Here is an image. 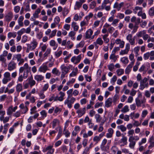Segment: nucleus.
I'll return each instance as SVG.
<instances>
[{"mask_svg": "<svg viewBox=\"0 0 154 154\" xmlns=\"http://www.w3.org/2000/svg\"><path fill=\"white\" fill-rule=\"evenodd\" d=\"M28 37L25 35H23L22 37L21 42L22 43H25L27 41Z\"/></svg>", "mask_w": 154, "mask_h": 154, "instance_id": "obj_58", "label": "nucleus"}, {"mask_svg": "<svg viewBox=\"0 0 154 154\" xmlns=\"http://www.w3.org/2000/svg\"><path fill=\"white\" fill-rule=\"evenodd\" d=\"M135 60H133L130 63L128 66L126 68L125 71V73L126 74H129L131 72V68L133 66L134 62Z\"/></svg>", "mask_w": 154, "mask_h": 154, "instance_id": "obj_6", "label": "nucleus"}, {"mask_svg": "<svg viewBox=\"0 0 154 154\" xmlns=\"http://www.w3.org/2000/svg\"><path fill=\"white\" fill-rule=\"evenodd\" d=\"M93 33V31L91 29H88L85 33V37L86 38H89Z\"/></svg>", "mask_w": 154, "mask_h": 154, "instance_id": "obj_17", "label": "nucleus"}, {"mask_svg": "<svg viewBox=\"0 0 154 154\" xmlns=\"http://www.w3.org/2000/svg\"><path fill=\"white\" fill-rule=\"evenodd\" d=\"M119 20L118 19H114L112 22V25L114 26H116L117 25V24L119 22Z\"/></svg>", "mask_w": 154, "mask_h": 154, "instance_id": "obj_61", "label": "nucleus"}, {"mask_svg": "<svg viewBox=\"0 0 154 154\" xmlns=\"http://www.w3.org/2000/svg\"><path fill=\"white\" fill-rule=\"evenodd\" d=\"M140 49V47L137 46L136 47H135L134 48V51L135 53L136 54V56H137L138 55V52L139 51Z\"/></svg>", "mask_w": 154, "mask_h": 154, "instance_id": "obj_48", "label": "nucleus"}, {"mask_svg": "<svg viewBox=\"0 0 154 154\" xmlns=\"http://www.w3.org/2000/svg\"><path fill=\"white\" fill-rule=\"evenodd\" d=\"M38 44L37 42L35 39H34L31 42L30 44H27V46H28L31 49V50H33L37 47Z\"/></svg>", "mask_w": 154, "mask_h": 154, "instance_id": "obj_5", "label": "nucleus"}, {"mask_svg": "<svg viewBox=\"0 0 154 154\" xmlns=\"http://www.w3.org/2000/svg\"><path fill=\"white\" fill-rule=\"evenodd\" d=\"M44 77L42 75H37L35 76V79L37 82L41 81L43 80Z\"/></svg>", "mask_w": 154, "mask_h": 154, "instance_id": "obj_19", "label": "nucleus"}, {"mask_svg": "<svg viewBox=\"0 0 154 154\" xmlns=\"http://www.w3.org/2000/svg\"><path fill=\"white\" fill-rule=\"evenodd\" d=\"M109 3H110V4H111L109 0H104L101 6V9H104L105 7H106V5Z\"/></svg>", "mask_w": 154, "mask_h": 154, "instance_id": "obj_28", "label": "nucleus"}, {"mask_svg": "<svg viewBox=\"0 0 154 154\" xmlns=\"http://www.w3.org/2000/svg\"><path fill=\"white\" fill-rule=\"evenodd\" d=\"M148 79L147 78L145 77L142 80H141L140 82V89L141 90H143L145 88H147L148 86V83H147Z\"/></svg>", "mask_w": 154, "mask_h": 154, "instance_id": "obj_2", "label": "nucleus"}, {"mask_svg": "<svg viewBox=\"0 0 154 154\" xmlns=\"http://www.w3.org/2000/svg\"><path fill=\"white\" fill-rule=\"evenodd\" d=\"M52 72L53 74L55 75L59 76L60 74V72H59L58 70L57 69V68H54L52 70Z\"/></svg>", "mask_w": 154, "mask_h": 154, "instance_id": "obj_27", "label": "nucleus"}, {"mask_svg": "<svg viewBox=\"0 0 154 154\" xmlns=\"http://www.w3.org/2000/svg\"><path fill=\"white\" fill-rule=\"evenodd\" d=\"M59 94L60 95V96L59 97V101H62L64 99L63 97L65 96V93L62 91H60L59 92Z\"/></svg>", "mask_w": 154, "mask_h": 154, "instance_id": "obj_33", "label": "nucleus"}, {"mask_svg": "<svg viewBox=\"0 0 154 154\" xmlns=\"http://www.w3.org/2000/svg\"><path fill=\"white\" fill-rule=\"evenodd\" d=\"M86 112V108L85 107L79 109L77 110L76 113L78 114V117H81L84 115Z\"/></svg>", "mask_w": 154, "mask_h": 154, "instance_id": "obj_4", "label": "nucleus"}, {"mask_svg": "<svg viewBox=\"0 0 154 154\" xmlns=\"http://www.w3.org/2000/svg\"><path fill=\"white\" fill-rule=\"evenodd\" d=\"M41 9L39 8H37L35 11L34 13L33 14V17L34 18H37L38 17V14L40 12Z\"/></svg>", "mask_w": 154, "mask_h": 154, "instance_id": "obj_24", "label": "nucleus"}, {"mask_svg": "<svg viewBox=\"0 0 154 154\" xmlns=\"http://www.w3.org/2000/svg\"><path fill=\"white\" fill-rule=\"evenodd\" d=\"M29 83L31 87L34 85L36 83L35 81L33 79V78L32 75L28 78Z\"/></svg>", "mask_w": 154, "mask_h": 154, "instance_id": "obj_15", "label": "nucleus"}, {"mask_svg": "<svg viewBox=\"0 0 154 154\" xmlns=\"http://www.w3.org/2000/svg\"><path fill=\"white\" fill-rule=\"evenodd\" d=\"M53 146L52 145L49 146L47 147H46L45 148H44L43 149L42 151L43 152H46L47 151L53 149Z\"/></svg>", "mask_w": 154, "mask_h": 154, "instance_id": "obj_44", "label": "nucleus"}, {"mask_svg": "<svg viewBox=\"0 0 154 154\" xmlns=\"http://www.w3.org/2000/svg\"><path fill=\"white\" fill-rule=\"evenodd\" d=\"M61 110L62 109L61 108L56 107L54 110V113L56 114L59 113L61 112Z\"/></svg>", "mask_w": 154, "mask_h": 154, "instance_id": "obj_63", "label": "nucleus"}, {"mask_svg": "<svg viewBox=\"0 0 154 154\" xmlns=\"http://www.w3.org/2000/svg\"><path fill=\"white\" fill-rule=\"evenodd\" d=\"M72 26L73 27L74 31H77L79 29V27L76 25V23L73 22L71 24Z\"/></svg>", "mask_w": 154, "mask_h": 154, "instance_id": "obj_31", "label": "nucleus"}, {"mask_svg": "<svg viewBox=\"0 0 154 154\" xmlns=\"http://www.w3.org/2000/svg\"><path fill=\"white\" fill-rule=\"evenodd\" d=\"M75 100L76 99L75 98L72 97L70 98V99L69 100V102L68 103H67L66 102V103H65L64 104L65 105H67L68 108L70 109L72 107V104Z\"/></svg>", "mask_w": 154, "mask_h": 154, "instance_id": "obj_11", "label": "nucleus"}, {"mask_svg": "<svg viewBox=\"0 0 154 154\" xmlns=\"http://www.w3.org/2000/svg\"><path fill=\"white\" fill-rule=\"evenodd\" d=\"M130 49V45L129 43H127L126 45L125 49L124 50H121L120 52V55H123L128 54Z\"/></svg>", "mask_w": 154, "mask_h": 154, "instance_id": "obj_7", "label": "nucleus"}, {"mask_svg": "<svg viewBox=\"0 0 154 154\" xmlns=\"http://www.w3.org/2000/svg\"><path fill=\"white\" fill-rule=\"evenodd\" d=\"M62 53V51H60L58 52H55L54 53V54L56 57L57 58L59 57L61 55Z\"/></svg>", "mask_w": 154, "mask_h": 154, "instance_id": "obj_53", "label": "nucleus"}, {"mask_svg": "<svg viewBox=\"0 0 154 154\" xmlns=\"http://www.w3.org/2000/svg\"><path fill=\"white\" fill-rule=\"evenodd\" d=\"M150 56L149 52H148L143 55V58L145 60H147L148 59Z\"/></svg>", "mask_w": 154, "mask_h": 154, "instance_id": "obj_56", "label": "nucleus"}, {"mask_svg": "<svg viewBox=\"0 0 154 154\" xmlns=\"http://www.w3.org/2000/svg\"><path fill=\"white\" fill-rule=\"evenodd\" d=\"M51 52V49L50 48H48L45 53L44 54V57H47Z\"/></svg>", "mask_w": 154, "mask_h": 154, "instance_id": "obj_43", "label": "nucleus"}, {"mask_svg": "<svg viewBox=\"0 0 154 154\" xmlns=\"http://www.w3.org/2000/svg\"><path fill=\"white\" fill-rule=\"evenodd\" d=\"M62 129L61 127H60L58 131V134L57 137V139L61 136L62 135Z\"/></svg>", "mask_w": 154, "mask_h": 154, "instance_id": "obj_51", "label": "nucleus"}, {"mask_svg": "<svg viewBox=\"0 0 154 154\" xmlns=\"http://www.w3.org/2000/svg\"><path fill=\"white\" fill-rule=\"evenodd\" d=\"M16 68V63L13 60H11L8 64V69L9 71H11Z\"/></svg>", "mask_w": 154, "mask_h": 154, "instance_id": "obj_3", "label": "nucleus"}, {"mask_svg": "<svg viewBox=\"0 0 154 154\" xmlns=\"http://www.w3.org/2000/svg\"><path fill=\"white\" fill-rule=\"evenodd\" d=\"M60 123L59 120L57 119H54L52 122L50 124H51L52 126V128H54L57 124H59Z\"/></svg>", "mask_w": 154, "mask_h": 154, "instance_id": "obj_18", "label": "nucleus"}, {"mask_svg": "<svg viewBox=\"0 0 154 154\" xmlns=\"http://www.w3.org/2000/svg\"><path fill=\"white\" fill-rule=\"evenodd\" d=\"M17 34L16 32H9L8 35V38H10L11 37L15 38Z\"/></svg>", "mask_w": 154, "mask_h": 154, "instance_id": "obj_37", "label": "nucleus"}, {"mask_svg": "<svg viewBox=\"0 0 154 154\" xmlns=\"http://www.w3.org/2000/svg\"><path fill=\"white\" fill-rule=\"evenodd\" d=\"M129 142H130L129 147L131 149H134L136 144L135 142L134 141H131Z\"/></svg>", "mask_w": 154, "mask_h": 154, "instance_id": "obj_45", "label": "nucleus"}, {"mask_svg": "<svg viewBox=\"0 0 154 154\" xmlns=\"http://www.w3.org/2000/svg\"><path fill=\"white\" fill-rule=\"evenodd\" d=\"M57 30L56 29H54L51 32V33L49 35V37L52 38L54 36L56 33Z\"/></svg>", "mask_w": 154, "mask_h": 154, "instance_id": "obj_50", "label": "nucleus"}, {"mask_svg": "<svg viewBox=\"0 0 154 154\" xmlns=\"http://www.w3.org/2000/svg\"><path fill=\"white\" fill-rule=\"evenodd\" d=\"M112 100L111 98H108L105 101V106L107 108L111 106L112 105Z\"/></svg>", "mask_w": 154, "mask_h": 154, "instance_id": "obj_12", "label": "nucleus"}, {"mask_svg": "<svg viewBox=\"0 0 154 154\" xmlns=\"http://www.w3.org/2000/svg\"><path fill=\"white\" fill-rule=\"evenodd\" d=\"M60 68L62 71V73L67 74L68 73L70 69V67L69 66L66 67L64 64L60 66Z\"/></svg>", "mask_w": 154, "mask_h": 154, "instance_id": "obj_10", "label": "nucleus"}, {"mask_svg": "<svg viewBox=\"0 0 154 154\" xmlns=\"http://www.w3.org/2000/svg\"><path fill=\"white\" fill-rule=\"evenodd\" d=\"M60 21V19L59 17L58 16H57L55 18L54 20V22L56 24H58L59 23Z\"/></svg>", "mask_w": 154, "mask_h": 154, "instance_id": "obj_57", "label": "nucleus"}, {"mask_svg": "<svg viewBox=\"0 0 154 154\" xmlns=\"http://www.w3.org/2000/svg\"><path fill=\"white\" fill-rule=\"evenodd\" d=\"M13 106H11L8 107L7 109V113L8 116H11L13 112Z\"/></svg>", "mask_w": 154, "mask_h": 154, "instance_id": "obj_22", "label": "nucleus"}, {"mask_svg": "<svg viewBox=\"0 0 154 154\" xmlns=\"http://www.w3.org/2000/svg\"><path fill=\"white\" fill-rule=\"evenodd\" d=\"M23 67L26 70L25 71H31V67L29 66L27 63H25Z\"/></svg>", "mask_w": 154, "mask_h": 154, "instance_id": "obj_47", "label": "nucleus"}, {"mask_svg": "<svg viewBox=\"0 0 154 154\" xmlns=\"http://www.w3.org/2000/svg\"><path fill=\"white\" fill-rule=\"evenodd\" d=\"M30 71H24L23 75L24 79H26L28 77L29 73Z\"/></svg>", "mask_w": 154, "mask_h": 154, "instance_id": "obj_55", "label": "nucleus"}, {"mask_svg": "<svg viewBox=\"0 0 154 154\" xmlns=\"http://www.w3.org/2000/svg\"><path fill=\"white\" fill-rule=\"evenodd\" d=\"M0 61L3 63H5L6 62V59L5 57L1 55H0Z\"/></svg>", "mask_w": 154, "mask_h": 154, "instance_id": "obj_59", "label": "nucleus"}, {"mask_svg": "<svg viewBox=\"0 0 154 154\" xmlns=\"http://www.w3.org/2000/svg\"><path fill=\"white\" fill-rule=\"evenodd\" d=\"M148 69V67H146L144 65H142L140 68L139 69V71L140 72L142 71H146Z\"/></svg>", "mask_w": 154, "mask_h": 154, "instance_id": "obj_26", "label": "nucleus"}, {"mask_svg": "<svg viewBox=\"0 0 154 154\" xmlns=\"http://www.w3.org/2000/svg\"><path fill=\"white\" fill-rule=\"evenodd\" d=\"M48 70V67L46 65H43L39 67L38 71L40 72L45 73Z\"/></svg>", "mask_w": 154, "mask_h": 154, "instance_id": "obj_13", "label": "nucleus"}, {"mask_svg": "<svg viewBox=\"0 0 154 154\" xmlns=\"http://www.w3.org/2000/svg\"><path fill=\"white\" fill-rule=\"evenodd\" d=\"M148 111L146 110H143L142 113L141 117L143 118H144L148 114Z\"/></svg>", "mask_w": 154, "mask_h": 154, "instance_id": "obj_52", "label": "nucleus"}, {"mask_svg": "<svg viewBox=\"0 0 154 154\" xmlns=\"http://www.w3.org/2000/svg\"><path fill=\"white\" fill-rule=\"evenodd\" d=\"M13 17V14L12 12L10 11L8 12L5 16V20L6 21L9 22L12 19Z\"/></svg>", "mask_w": 154, "mask_h": 154, "instance_id": "obj_8", "label": "nucleus"}, {"mask_svg": "<svg viewBox=\"0 0 154 154\" xmlns=\"http://www.w3.org/2000/svg\"><path fill=\"white\" fill-rule=\"evenodd\" d=\"M19 107L22 110L23 113H25L28 110V108L27 106H25L23 103L21 104Z\"/></svg>", "mask_w": 154, "mask_h": 154, "instance_id": "obj_16", "label": "nucleus"}, {"mask_svg": "<svg viewBox=\"0 0 154 154\" xmlns=\"http://www.w3.org/2000/svg\"><path fill=\"white\" fill-rule=\"evenodd\" d=\"M25 31L26 29L25 28H22L20 30L18 31L17 32V35L21 36Z\"/></svg>", "mask_w": 154, "mask_h": 154, "instance_id": "obj_49", "label": "nucleus"}, {"mask_svg": "<svg viewBox=\"0 0 154 154\" xmlns=\"http://www.w3.org/2000/svg\"><path fill=\"white\" fill-rule=\"evenodd\" d=\"M148 13L149 16L151 17L154 16V7H152L149 9Z\"/></svg>", "mask_w": 154, "mask_h": 154, "instance_id": "obj_36", "label": "nucleus"}, {"mask_svg": "<svg viewBox=\"0 0 154 154\" xmlns=\"http://www.w3.org/2000/svg\"><path fill=\"white\" fill-rule=\"evenodd\" d=\"M108 36V34H106L103 36V38L104 42L107 43H108L109 41V39L107 38Z\"/></svg>", "mask_w": 154, "mask_h": 154, "instance_id": "obj_35", "label": "nucleus"}, {"mask_svg": "<svg viewBox=\"0 0 154 154\" xmlns=\"http://www.w3.org/2000/svg\"><path fill=\"white\" fill-rule=\"evenodd\" d=\"M116 72H117V75L119 76H120V75L123 74L124 73V70L122 69H119L117 70Z\"/></svg>", "mask_w": 154, "mask_h": 154, "instance_id": "obj_42", "label": "nucleus"}, {"mask_svg": "<svg viewBox=\"0 0 154 154\" xmlns=\"http://www.w3.org/2000/svg\"><path fill=\"white\" fill-rule=\"evenodd\" d=\"M82 4V3H80L79 2H76L74 9L75 10L77 9H79V8L81 7Z\"/></svg>", "mask_w": 154, "mask_h": 154, "instance_id": "obj_38", "label": "nucleus"}, {"mask_svg": "<svg viewBox=\"0 0 154 154\" xmlns=\"http://www.w3.org/2000/svg\"><path fill=\"white\" fill-rule=\"evenodd\" d=\"M121 61L124 64H127L129 62V60L128 57H124L121 59Z\"/></svg>", "mask_w": 154, "mask_h": 154, "instance_id": "obj_34", "label": "nucleus"}, {"mask_svg": "<svg viewBox=\"0 0 154 154\" xmlns=\"http://www.w3.org/2000/svg\"><path fill=\"white\" fill-rule=\"evenodd\" d=\"M87 102V100L85 98H83L82 99H81L80 100V102L81 103V104L82 105H83V104H86Z\"/></svg>", "mask_w": 154, "mask_h": 154, "instance_id": "obj_60", "label": "nucleus"}, {"mask_svg": "<svg viewBox=\"0 0 154 154\" xmlns=\"http://www.w3.org/2000/svg\"><path fill=\"white\" fill-rule=\"evenodd\" d=\"M94 43L95 45H96L97 44L100 45H102L103 43V41L101 38L99 37L97 39L96 41L94 42Z\"/></svg>", "mask_w": 154, "mask_h": 154, "instance_id": "obj_23", "label": "nucleus"}, {"mask_svg": "<svg viewBox=\"0 0 154 154\" xmlns=\"http://www.w3.org/2000/svg\"><path fill=\"white\" fill-rule=\"evenodd\" d=\"M118 57L117 56L115 55V54L112 53L109 57L110 59L112 60L114 62H115L116 60Z\"/></svg>", "mask_w": 154, "mask_h": 154, "instance_id": "obj_30", "label": "nucleus"}, {"mask_svg": "<svg viewBox=\"0 0 154 154\" xmlns=\"http://www.w3.org/2000/svg\"><path fill=\"white\" fill-rule=\"evenodd\" d=\"M109 69L111 71H112L114 68V66L113 64L111 63L108 66Z\"/></svg>", "mask_w": 154, "mask_h": 154, "instance_id": "obj_62", "label": "nucleus"}, {"mask_svg": "<svg viewBox=\"0 0 154 154\" xmlns=\"http://www.w3.org/2000/svg\"><path fill=\"white\" fill-rule=\"evenodd\" d=\"M95 118L97 122H100L101 118L100 117V115L98 114H96L95 116Z\"/></svg>", "mask_w": 154, "mask_h": 154, "instance_id": "obj_39", "label": "nucleus"}, {"mask_svg": "<svg viewBox=\"0 0 154 154\" xmlns=\"http://www.w3.org/2000/svg\"><path fill=\"white\" fill-rule=\"evenodd\" d=\"M126 39L131 45H134L135 39L132 38V35L131 34H128L126 37Z\"/></svg>", "mask_w": 154, "mask_h": 154, "instance_id": "obj_9", "label": "nucleus"}, {"mask_svg": "<svg viewBox=\"0 0 154 154\" xmlns=\"http://www.w3.org/2000/svg\"><path fill=\"white\" fill-rule=\"evenodd\" d=\"M82 58V55L81 54L79 55L77 57H76V62L75 64H76L80 62Z\"/></svg>", "mask_w": 154, "mask_h": 154, "instance_id": "obj_54", "label": "nucleus"}, {"mask_svg": "<svg viewBox=\"0 0 154 154\" xmlns=\"http://www.w3.org/2000/svg\"><path fill=\"white\" fill-rule=\"evenodd\" d=\"M118 129L120 130L122 132L125 131L127 130V128L123 125H121L117 126Z\"/></svg>", "mask_w": 154, "mask_h": 154, "instance_id": "obj_29", "label": "nucleus"}, {"mask_svg": "<svg viewBox=\"0 0 154 154\" xmlns=\"http://www.w3.org/2000/svg\"><path fill=\"white\" fill-rule=\"evenodd\" d=\"M129 110V109L128 106L127 105H126L121 110V111L123 113H126L128 112Z\"/></svg>", "mask_w": 154, "mask_h": 154, "instance_id": "obj_40", "label": "nucleus"}, {"mask_svg": "<svg viewBox=\"0 0 154 154\" xmlns=\"http://www.w3.org/2000/svg\"><path fill=\"white\" fill-rule=\"evenodd\" d=\"M108 133L106 134V137L107 138H110L112 135L114 131L112 128H109L108 130Z\"/></svg>", "mask_w": 154, "mask_h": 154, "instance_id": "obj_20", "label": "nucleus"}, {"mask_svg": "<svg viewBox=\"0 0 154 154\" xmlns=\"http://www.w3.org/2000/svg\"><path fill=\"white\" fill-rule=\"evenodd\" d=\"M149 142L150 145L149 146V148H151L154 146V137L153 136H152L150 137Z\"/></svg>", "mask_w": 154, "mask_h": 154, "instance_id": "obj_21", "label": "nucleus"}, {"mask_svg": "<svg viewBox=\"0 0 154 154\" xmlns=\"http://www.w3.org/2000/svg\"><path fill=\"white\" fill-rule=\"evenodd\" d=\"M134 131L133 129L130 130L128 132V136L130 137V136H133L134 134Z\"/></svg>", "mask_w": 154, "mask_h": 154, "instance_id": "obj_64", "label": "nucleus"}, {"mask_svg": "<svg viewBox=\"0 0 154 154\" xmlns=\"http://www.w3.org/2000/svg\"><path fill=\"white\" fill-rule=\"evenodd\" d=\"M16 91L19 92L22 90V85L21 84H18L16 86Z\"/></svg>", "mask_w": 154, "mask_h": 154, "instance_id": "obj_32", "label": "nucleus"}, {"mask_svg": "<svg viewBox=\"0 0 154 154\" xmlns=\"http://www.w3.org/2000/svg\"><path fill=\"white\" fill-rule=\"evenodd\" d=\"M124 3L122 2L119 4L117 2H116L113 5V8H117L118 11H119L120 10L122 7Z\"/></svg>", "mask_w": 154, "mask_h": 154, "instance_id": "obj_14", "label": "nucleus"}, {"mask_svg": "<svg viewBox=\"0 0 154 154\" xmlns=\"http://www.w3.org/2000/svg\"><path fill=\"white\" fill-rule=\"evenodd\" d=\"M144 101L142 100H140L138 99H136V103L138 107H140L141 104L143 103Z\"/></svg>", "mask_w": 154, "mask_h": 154, "instance_id": "obj_25", "label": "nucleus"}, {"mask_svg": "<svg viewBox=\"0 0 154 154\" xmlns=\"http://www.w3.org/2000/svg\"><path fill=\"white\" fill-rule=\"evenodd\" d=\"M85 44V42L84 41H81L79 44L76 45V47L77 48H82L84 46Z\"/></svg>", "mask_w": 154, "mask_h": 154, "instance_id": "obj_46", "label": "nucleus"}, {"mask_svg": "<svg viewBox=\"0 0 154 154\" xmlns=\"http://www.w3.org/2000/svg\"><path fill=\"white\" fill-rule=\"evenodd\" d=\"M4 76L5 78L9 79V80H11V74L9 72H5Z\"/></svg>", "mask_w": 154, "mask_h": 154, "instance_id": "obj_41", "label": "nucleus"}, {"mask_svg": "<svg viewBox=\"0 0 154 154\" xmlns=\"http://www.w3.org/2000/svg\"><path fill=\"white\" fill-rule=\"evenodd\" d=\"M137 35L138 37H143V39L145 40H146L149 37V35L146 34V30H143L138 32Z\"/></svg>", "mask_w": 154, "mask_h": 154, "instance_id": "obj_1", "label": "nucleus"}]
</instances>
